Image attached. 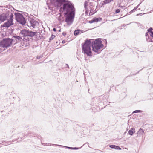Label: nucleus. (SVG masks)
<instances>
[{"mask_svg":"<svg viewBox=\"0 0 153 153\" xmlns=\"http://www.w3.org/2000/svg\"><path fill=\"white\" fill-rule=\"evenodd\" d=\"M91 42L90 40H87L83 44H82V52L85 54L87 56H92L91 49Z\"/></svg>","mask_w":153,"mask_h":153,"instance_id":"f257e3e1","label":"nucleus"},{"mask_svg":"<svg viewBox=\"0 0 153 153\" xmlns=\"http://www.w3.org/2000/svg\"><path fill=\"white\" fill-rule=\"evenodd\" d=\"M60 11L62 13L65 15L68 13H70L71 12L73 11L74 12L75 10L72 4L67 3L63 4V7L61 8Z\"/></svg>","mask_w":153,"mask_h":153,"instance_id":"f03ea898","label":"nucleus"},{"mask_svg":"<svg viewBox=\"0 0 153 153\" xmlns=\"http://www.w3.org/2000/svg\"><path fill=\"white\" fill-rule=\"evenodd\" d=\"M103 47L102 41L99 39H97L93 42L92 50L94 52L98 53Z\"/></svg>","mask_w":153,"mask_h":153,"instance_id":"7ed1b4c3","label":"nucleus"},{"mask_svg":"<svg viewBox=\"0 0 153 153\" xmlns=\"http://www.w3.org/2000/svg\"><path fill=\"white\" fill-rule=\"evenodd\" d=\"M13 41L12 39L9 38L3 39L0 42V47L5 50L11 45Z\"/></svg>","mask_w":153,"mask_h":153,"instance_id":"20e7f679","label":"nucleus"},{"mask_svg":"<svg viewBox=\"0 0 153 153\" xmlns=\"http://www.w3.org/2000/svg\"><path fill=\"white\" fill-rule=\"evenodd\" d=\"M16 19L17 21L22 25H24L26 21L23 15L19 13L15 14Z\"/></svg>","mask_w":153,"mask_h":153,"instance_id":"39448f33","label":"nucleus"},{"mask_svg":"<svg viewBox=\"0 0 153 153\" xmlns=\"http://www.w3.org/2000/svg\"><path fill=\"white\" fill-rule=\"evenodd\" d=\"M13 14L11 13L9 16V18L8 19L7 22L4 23L3 25H2L1 26V28L4 27L8 28L13 25Z\"/></svg>","mask_w":153,"mask_h":153,"instance_id":"423d86ee","label":"nucleus"},{"mask_svg":"<svg viewBox=\"0 0 153 153\" xmlns=\"http://www.w3.org/2000/svg\"><path fill=\"white\" fill-rule=\"evenodd\" d=\"M50 2L56 7H59L65 0H50Z\"/></svg>","mask_w":153,"mask_h":153,"instance_id":"0eeeda50","label":"nucleus"},{"mask_svg":"<svg viewBox=\"0 0 153 153\" xmlns=\"http://www.w3.org/2000/svg\"><path fill=\"white\" fill-rule=\"evenodd\" d=\"M74 16V12L73 11L71 12L69 14L67 15L65 21L67 23L70 24L72 22Z\"/></svg>","mask_w":153,"mask_h":153,"instance_id":"6e6552de","label":"nucleus"},{"mask_svg":"<svg viewBox=\"0 0 153 153\" xmlns=\"http://www.w3.org/2000/svg\"><path fill=\"white\" fill-rule=\"evenodd\" d=\"M7 16L4 14H0V22H4L7 19Z\"/></svg>","mask_w":153,"mask_h":153,"instance_id":"1a4fd4ad","label":"nucleus"},{"mask_svg":"<svg viewBox=\"0 0 153 153\" xmlns=\"http://www.w3.org/2000/svg\"><path fill=\"white\" fill-rule=\"evenodd\" d=\"M28 31L26 30H23L21 31L20 33L24 35V36H27Z\"/></svg>","mask_w":153,"mask_h":153,"instance_id":"9d476101","label":"nucleus"},{"mask_svg":"<svg viewBox=\"0 0 153 153\" xmlns=\"http://www.w3.org/2000/svg\"><path fill=\"white\" fill-rule=\"evenodd\" d=\"M135 132V129L134 128H131L128 131L129 134L131 135H132Z\"/></svg>","mask_w":153,"mask_h":153,"instance_id":"9b49d317","label":"nucleus"},{"mask_svg":"<svg viewBox=\"0 0 153 153\" xmlns=\"http://www.w3.org/2000/svg\"><path fill=\"white\" fill-rule=\"evenodd\" d=\"M36 33L35 32L28 31L27 36L33 37L35 36Z\"/></svg>","mask_w":153,"mask_h":153,"instance_id":"f8f14e48","label":"nucleus"},{"mask_svg":"<svg viewBox=\"0 0 153 153\" xmlns=\"http://www.w3.org/2000/svg\"><path fill=\"white\" fill-rule=\"evenodd\" d=\"M152 29L150 28L148 29L147 30L148 32L149 33L150 36L153 38V31H152Z\"/></svg>","mask_w":153,"mask_h":153,"instance_id":"ddd939ff","label":"nucleus"},{"mask_svg":"<svg viewBox=\"0 0 153 153\" xmlns=\"http://www.w3.org/2000/svg\"><path fill=\"white\" fill-rule=\"evenodd\" d=\"M102 20V18H93V21L94 22H97L98 21H101Z\"/></svg>","mask_w":153,"mask_h":153,"instance_id":"4468645a","label":"nucleus"},{"mask_svg":"<svg viewBox=\"0 0 153 153\" xmlns=\"http://www.w3.org/2000/svg\"><path fill=\"white\" fill-rule=\"evenodd\" d=\"M82 33V31L80 30H76L74 32V34L75 36H76L79 34L80 32Z\"/></svg>","mask_w":153,"mask_h":153,"instance_id":"2eb2a0df","label":"nucleus"},{"mask_svg":"<svg viewBox=\"0 0 153 153\" xmlns=\"http://www.w3.org/2000/svg\"><path fill=\"white\" fill-rule=\"evenodd\" d=\"M113 1V0H105L103 2L102 4L104 5L108 4Z\"/></svg>","mask_w":153,"mask_h":153,"instance_id":"dca6fc26","label":"nucleus"},{"mask_svg":"<svg viewBox=\"0 0 153 153\" xmlns=\"http://www.w3.org/2000/svg\"><path fill=\"white\" fill-rule=\"evenodd\" d=\"M138 133H140L141 134H143L144 133V131L143 130V129L140 128L139 130Z\"/></svg>","mask_w":153,"mask_h":153,"instance_id":"f3484780","label":"nucleus"},{"mask_svg":"<svg viewBox=\"0 0 153 153\" xmlns=\"http://www.w3.org/2000/svg\"><path fill=\"white\" fill-rule=\"evenodd\" d=\"M58 19L60 21H63L64 20L63 18L62 17L61 15L60 17L58 18Z\"/></svg>","mask_w":153,"mask_h":153,"instance_id":"a211bd4d","label":"nucleus"},{"mask_svg":"<svg viewBox=\"0 0 153 153\" xmlns=\"http://www.w3.org/2000/svg\"><path fill=\"white\" fill-rule=\"evenodd\" d=\"M55 37V36L54 35H52L51 36L50 38V40H51L53 39Z\"/></svg>","mask_w":153,"mask_h":153,"instance_id":"6ab92c4d","label":"nucleus"},{"mask_svg":"<svg viewBox=\"0 0 153 153\" xmlns=\"http://www.w3.org/2000/svg\"><path fill=\"white\" fill-rule=\"evenodd\" d=\"M14 37L15 38H16V39L18 40H20V39H22V38H21L19 36H14Z\"/></svg>","mask_w":153,"mask_h":153,"instance_id":"aec40b11","label":"nucleus"},{"mask_svg":"<svg viewBox=\"0 0 153 153\" xmlns=\"http://www.w3.org/2000/svg\"><path fill=\"white\" fill-rule=\"evenodd\" d=\"M88 3L87 1H85L84 4V6L85 8H86L88 6Z\"/></svg>","mask_w":153,"mask_h":153,"instance_id":"412c9836","label":"nucleus"},{"mask_svg":"<svg viewBox=\"0 0 153 153\" xmlns=\"http://www.w3.org/2000/svg\"><path fill=\"white\" fill-rule=\"evenodd\" d=\"M33 23H35L34 24H33V25L32 23H31V24H32V26L33 27H34V26H35V25H36L37 24H38V22H33Z\"/></svg>","mask_w":153,"mask_h":153,"instance_id":"4be33fe9","label":"nucleus"},{"mask_svg":"<svg viewBox=\"0 0 153 153\" xmlns=\"http://www.w3.org/2000/svg\"><path fill=\"white\" fill-rule=\"evenodd\" d=\"M109 146L111 148H115V147H116V146L114 145H111Z\"/></svg>","mask_w":153,"mask_h":153,"instance_id":"5701e85b","label":"nucleus"},{"mask_svg":"<svg viewBox=\"0 0 153 153\" xmlns=\"http://www.w3.org/2000/svg\"><path fill=\"white\" fill-rule=\"evenodd\" d=\"M115 149H119V150H121V148L119 146H116Z\"/></svg>","mask_w":153,"mask_h":153,"instance_id":"b1692460","label":"nucleus"},{"mask_svg":"<svg viewBox=\"0 0 153 153\" xmlns=\"http://www.w3.org/2000/svg\"><path fill=\"white\" fill-rule=\"evenodd\" d=\"M140 112V110H135V111H134L133 113H139V112Z\"/></svg>","mask_w":153,"mask_h":153,"instance_id":"393cba45","label":"nucleus"},{"mask_svg":"<svg viewBox=\"0 0 153 153\" xmlns=\"http://www.w3.org/2000/svg\"><path fill=\"white\" fill-rule=\"evenodd\" d=\"M120 12V10L119 9H117L116 10L115 13H119Z\"/></svg>","mask_w":153,"mask_h":153,"instance_id":"a878e982","label":"nucleus"},{"mask_svg":"<svg viewBox=\"0 0 153 153\" xmlns=\"http://www.w3.org/2000/svg\"><path fill=\"white\" fill-rule=\"evenodd\" d=\"M62 34L64 36H65L66 35V33L65 32H63Z\"/></svg>","mask_w":153,"mask_h":153,"instance_id":"bb28decb","label":"nucleus"},{"mask_svg":"<svg viewBox=\"0 0 153 153\" xmlns=\"http://www.w3.org/2000/svg\"><path fill=\"white\" fill-rule=\"evenodd\" d=\"M93 22H94V21H93V19L92 20H91V21H89V22L90 23H93Z\"/></svg>","mask_w":153,"mask_h":153,"instance_id":"cd10ccee","label":"nucleus"},{"mask_svg":"<svg viewBox=\"0 0 153 153\" xmlns=\"http://www.w3.org/2000/svg\"><path fill=\"white\" fill-rule=\"evenodd\" d=\"M53 31H56V28H53Z\"/></svg>","mask_w":153,"mask_h":153,"instance_id":"c85d7f7f","label":"nucleus"},{"mask_svg":"<svg viewBox=\"0 0 153 153\" xmlns=\"http://www.w3.org/2000/svg\"><path fill=\"white\" fill-rule=\"evenodd\" d=\"M65 42V40H63V41H62V42L63 43H64Z\"/></svg>","mask_w":153,"mask_h":153,"instance_id":"c756f323","label":"nucleus"},{"mask_svg":"<svg viewBox=\"0 0 153 153\" xmlns=\"http://www.w3.org/2000/svg\"><path fill=\"white\" fill-rule=\"evenodd\" d=\"M147 35H148V33H146V36Z\"/></svg>","mask_w":153,"mask_h":153,"instance_id":"7c9ffc66","label":"nucleus"}]
</instances>
